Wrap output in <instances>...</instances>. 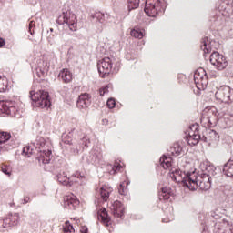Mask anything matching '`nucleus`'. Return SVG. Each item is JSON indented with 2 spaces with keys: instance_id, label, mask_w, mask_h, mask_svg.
<instances>
[{
  "instance_id": "obj_18",
  "label": "nucleus",
  "mask_w": 233,
  "mask_h": 233,
  "mask_svg": "<svg viewBox=\"0 0 233 233\" xmlns=\"http://www.w3.org/2000/svg\"><path fill=\"white\" fill-rule=\"evenodd\" d=\"M21 221V217L19 213H10L3 220L4 228H8L10 227H17Z\"/></svg>"
},
{
  "instance_id": "obj_33",
  "label": "nucleus",
  "mask_w": 233,
  "mask_h": 233,
  "mask_svg": "<svg viewBox=\"0 0 233 233\" xmlns=\"http://www.w3.org/2000/svg\"><path fill=\"white\" fill-rule=\"evenodd\" d=\"M172 196V189L170 187H162L161 192L159 193V199H164L168 201Z\"/></svg>"
},
{
  "instance_id": "obj_35",
  "label": "nucleus",
  "mask_w": 233,
  "mask_h": 233,
  "mask_svg": "<svg viewBox=\"0 0 233 233\" xmlns=\"http://www.w3.org/2000/svg\"><path fill=\"white\" fill-rule=\"evenodd\" d=\"M139 1L140 0H127V8L129 12L139 7Z\"/></svg>"
},
{
  "instance_id": "obj_37",
  "label": "nucleus",
  "mask_w": 233,
  "mask_h": 233,
  "mask_svg": "<svg viewBox=\"0 0 233 233\" xmlns=\"http://www.w3.org/2000/svg\"><path fill=\"white\" fill-rule=\"evenodd\" d=\"M7 86L8 82L6 80V77L0 76V92H5Z\"/></svg>"
},
{
  "instance_id": "obj_51",
  "label": "nucleus",
  "mask_w": 233,
  "mask_h": 233,
  "mask_svg": "<svg viewBox=\"0 0 233 233\" xmlns=\"http://www.w3.org/2000/svg\"><path fill=\"white\" fill-rule=\"evenodd\" d=\"M185 77H186V76H185L184 74H178V75H177V79H178V81H180V82L183 81V79H185Z\"/></svg>"
},
{
  "instance_id": "obj_45",
  "label": "nucleus",
  "mask_w": 233,
  "mask_h": 233,
  "mask_svg": "<svg viewBox=\"0 0 233 233\" xmlns=\"http://www.w3.org/2000/svg\"><path fill=\"white\" fill-rule=\"evenodd\" d=\"M128 185H130V179L127 178L120 184V187L123 188L125 186L128 187Z\"/></svg>"
},
{
  "instance_id": "obj_30",
  "label": "nucleus",
  "mask_w": 233,
  "mask_h": 233,
  "mask_svg": "<svg viewBox=\"0 0 233 233\" xmlns=\"http://www.w3.org/2000/svg\"><path fill=\"white\" fill-rule=\"evenodd\" d=\"M173 161L174 160L167 155H163L159 159L160 166L162 167V168H164V170H167V168H170V167H172Z\"/></svg>"
},
{
  "instance_id": "obj_6",
  "label": "nucleus",
  "mask_w": 233,
  "mask_h": 233,
  "mask_svg": "<svg viewBox=\"0 0 233 233\" xmlns=\"http://www.w3.org/2000/svg\"><path fill=\"white\" fill-rule=\"evenodd\" d=\"M29 97L34 108H50V106L52 105L50 102V95L45 90H40L36 93L35 91L31 90Z\"/></svg>"
},
{
  "instance_id": "obj_49",
  "label": "nucleus",
  "mask_w": 233,
  "mask_h": 233,
  "mask_svg": "<svg viewBox=\"0 0 233 233\" xmlns=\"http://www.w3.org/2000/svg\"><path fill=\"white\" fill-rule=\"evenodd\" d=\"M26 203H30V197H25L22 204L26 205Z\"/></svg>"
},
{
  "instance_id": "obj_36",
  "label": "nucleus",
  "mask_w": 233,
  "mask_h": 233,
  "mask_svg": "<svg viewBox=\"0 0 233 233\" xmlns=\"http://www.w3.org/2000/svg\"><path fill=\"white\" fill-rule=\"evenodd\" d=\"M131 35L132 37H135L136 39H143L144 35L143 31L141 29H133L131 30Z\"/></svg>"
},
{
  "instance_id": "obj_54",
  "label": "nucleus",
  "mask_w": 233,
  "mask_h": 233,
  "mask_svg": "<svg viewBox=\"0 0 233 233\" xmlns=\"http://www.w3.org/2000/svg\"><path fill=\"white\" fill-rule=\"evenodd\" d=\"M46 0H35V3H40V5H43Z\"/></svg>"
},
{
  "instance_id": "obj_11",
  "label": "nucleus",
  "mask_w": 233,
  "mask_h": 233,
  "mask_svg": "<svg viewBox=\"0 0 233 233\" xmlns=\"http://www.w3.org/2000/svg\"><path fill=\"white\" fill-rule=\"evenodd\" d=\"M56 178L60 185H63L64 187H72L74 183H79V179H85V174L76 171L71 177H68V175L63 171L58 173Z\"/></svg>"
},
{
  "instance_id": "obj_52",
  "label": "nucleus",
  "mask_w": 233,
  "mask_h": 233,
  "mask_svg": "<svg viewBox=\"0 0 233 233\" xmlns=\"http://www.w3.org/2000/svg\"><path fill=\"white\" fill-rule=\"evenodd\" d=\"M5 39L0 37V48H3V46H5Z\"/></svg>"
},
{
  "instance_id": "obj_27",
  "label": "nucleus",
  "mask_w": 233,
  "mask_h": 233,
  "mask_svg": "<svg viewBox=\"0 0 233 233\" xmlns=\"http://www.w3.org/2000/svg\"><path fill=\"white\" fill-rule=\"evenodd\" d=\"M113 191L112 187L104 185L99 188L98 194L103 201H108L110 194H112Z\"/></svg>"
},
{
  "instance_id": "obj_32",
  "label": "nucleus",
  "mask_w": 233,
  "mask_h": 233,
  "mask_svg": "<svg viewBox=\"0 0 233 233\" xmlns=\"http://www.w3.org/2000/svg\"><path fill=\"white\" fill-rule=\"evenodd\" d=\"M223 174L227 177L233 178V160H228L223 167Z\"/></svg>"
},
{
  "instance_id": "obj_31",
  "label": "nucleus",
  "mask_w": 233,
  "mask_h": 233,
  "mask_svg": "<svg viewBox=\"0 0 233 233\" xmlns=\"http://www.w3.org/2000/svg\"><path fill=\"white\" fill-rule=\"evenodd\" d=\"M12 135L8 132H0V152L1 150H6L5 143L10 141Z\"/></svg>"
},
{
  "instance_id": "obj_42",
  "label": "nucleus",
  "mask_w": 233,
  "mask_h": 233,
  "mask_svg": "<svg viewBox=\"0 0 233 233\" xmlns=\"http://www.w3.org/2000/svg\"><path fill=\"white\" fill-rule=\"evenodd\" d=\"M208 115L210 116V114H212V116H214L215 117L218 116V109L214 106L209 107L208 109Z\"/></svg>"
},
{
  "instance_id": "obj_3",
  "label": "nucleus",
  "mask_w": 233,
  "mask_h": 233,
  "mask_svg": "<svg viewBox=\"0 0 233 233\" xmlns=\"http://www.w3.org/2000/svg\"><path fill=\"white\" fill-rule=\"evenodd\" d=\"M72 136V132H69L68 135L62 136V141L66 143V145L69 146V152L71 156H77L79 152H83V150H86L90 147V137L86 135L83 131H79L77 133L76 140L72 142L70 139Z\"/></svg>"
},
{
  "instance_id": "obj_46",
  "label": "nucleus",
  "mask_w": 233,
  "mask_h": 233,
  "mask_svg": "<svg viewBox=\"0 0 233 233\" xmlns=\"http://www.w3.org/2000/svg\"><path fill=\"white\" fill-rule=\"evenodd\" d=\"M210 216L213 219H221V216L216 212H211Z\"/></svg>"
},
{
  "instance_id": "obj_47",
  "label": "nucleus",
  "mask_w": 233,
  "mask_h": 233,
  "mask_svg": "<svg viewBox=\"0 0 233 233\" xmlns=\"http://www.w3.org/2000/svg\"><path fill=\"white\" fill-rule=\"evenodd\" d=\"M121 168V165L118 166H115L112 170L110 171V174H116V172H117V170H119Z\"/></svg>"
},
{
  "instance_id": "obj_5",
  "label": "nucleus",
  "mask_w": 233,
  "mask_h": 233,
  "mask_svg": "<svg viewBox=\"0 0 233 233\" xmlns=\"http://www.w3.org/2000/svg\"><path fill=\"white\" fill-rule=\"evenodd\" d=\"M145 3L144 11L148 17H157V15L165 14V10H167V1L165 0H146Z\"/></svg>"
},
{
  "instance_id": "obj_12",
  "label": "nucleus",
  "mask_w": 233,
  "mask_h": 233,
  "mask_svg": "<svg viewBox=\"0 0 233 233\" xmlns=\"http://www.w3.org/2000/svg\"><path fill=\"white\" fill-rule=\"evenodd\" d=\"M215 97L218 103H230L233 98V90L228 86H222L215 93Z\"/></svg>"
},
{
  "instance_id": "obj_20",
  "label": "nucleus",
  "mask_w": 233,
  "mask_h": 233,
  "mask_svg": "<svg viewBox=\"0 0 233 233\" xmlns=\"http://www.w3.org/2000/svg\"><path fill=\"white\" fill-rule=\"evenodd\" d=\"M216 45V40H212L208 36H205L200 41V48L204 51V54H210L214 48H217Z\"/></svg>"
},
{
  "instance_id": "obj_50",
  "label": "nucleus",
  "mask_w": 233,
  "mask_h": 233,
  "mask_svg": "<svg viewBox=\"0 0 233 233\" xmlns=\"http://www.w3.org/2000/svg\"><path fill=\"white\" fill-rule=\"evenodd\" d=\"M118 192H119V194H121L122 196H125V194H127V192L125 191V187H121V186H120V187H119V189H118Z\"/></svg>"
},
{
  "instance_id": "obj_15",
  "label": "nucleus",
  "mask_w": 233,
  "mask_h": 233,
  "mask_svg": "<svg viewBox=\"0 0 233 233\" xmlns=\"http://www.w3.org/2000/svg\"><path fill=\"white\" fill-rule=\"evenodd\" d=\"M200 141L207 143L208 147H214L215 145H218V141H219V134H218L216 130L204 127Z\"/></svg>"
},
{
  "instance_id": "obj_13",
  "label": "nucleus",
  "mask_w": 233,
  "mask_h": 233,
  "mask_svg": "<svg viewBox=\"0 0 233 233\" xmlns=\"http://www.w3.org/2000/svg\"><path fill=\"white\" fill-rule=\"evenodd\" d=\"M209 61L217 70H225L228 66V61L225 56L219 54L218 51H213L210 55Z\"/></svg>"
},
{
  "instance_id": "obj_8",
  "label": "nucleus",
  "mask_w": 233,
  "mask_h": 233,
  "mask_svg": "<svg viewBox=\"0 0 233 233\" xmlns=\"http://www.w3.org/2000/svg\"><path fill=\"white\" fill-rule=\"evenodd\" d=\"M57 25H67L71 32L77 30V16L70 10L63 9L62 14L56 19Z\"/></svg>"
},
{
  "instance_id": "obj_17",
  "label": "nucleus",
  "mask_w": 233,
  "mask_h": 233,
  "mask_svg": "<svg viewBox=\"0 0 233 233\" xmlns=\"http://www.w3.org/2000/svg\"><path fill=\"white\" fill-rule=\"evenodd\" d=\"M49 68L50 66H48V61L45 60V58H40L36 60V63L35 65V70L38 77H43V76H46Z\"/></svg>"
},
{
  "instance_id": "obj_10",
  "label": "nucleus",
  "mask_w": 233,
  "mask_h": 233,
  "mask_svg": "<svg viewBox=\"0 0 233 233\" xmlns=\"http://www.w3.org/2000/svg\"><path fill=\"white\" fill-rule=\"evenodd\" d=\"M84 163L87 165H94L95 167H101L105 164L103 159V152L99 148H93L87 155L82 157Z\"/></svg>"
},
{
  "instance_id": "obj_43",
  "label": "nucleus",
  "mask_w": 233,
  "mask_h": 233,
  "mask_svg": "<svg viewBox=\"0 0 233 233\" xmlns=\"http://www.w3.org/2000/svg\"><path fill=\"white\" fill-rule=\"evenodd\" d=\"M100 96H105V94H108V86H106L99 89Z\"/></svg>"
},
{
  "instance_id": "obj_39",
  "label": "nucleus",
  "mask_w": 233,
  "mask_h": 233,
  "mask_svg": "<svg viewBox=\"0 0 233 233\" xmlns=\"http://www.w3.org/2000/svg\"><path fill=\"white\" fill-rule=\"evenodd\" d=\"M187 130H191V132H197L201 134V129L198 123L190 125Z\"/></svg>"
},
{
  "instance_id": "obj_53",
  "label": "nucleus",
  "mask_w": 233,
  "mask_h": 233,
  "mask_svg": "<svg viewBox=\"0 0 233 233\" xmlns=\"http://www.w3.org/2000/svg\"><path fill=\"white\" fill-rule=\"evenodd\" d=\"M81 233H88V228L86 227L82 228Z\"/></svg>"
},
{
  "instance_id": "obj_29",
  "label": "nucleus",
  "mask_w": 233,
  "mask_h": 233,
  "mask_svg": "<svg viewBox=\"0 0 233 233\" xmlns=\"http://www.w3.org/2000/svg\"><path fill=\"white\" fill-rule=\"evenodd\" d=\"M169 152L172 156H175V157H177L178 156H181V154H185V151L183 150V146L181 144L175 143L170 148Z\"/></svg>"
},
{
  "instance_id": "obj_7",
  "label": "nucleus",
  "mask_w": 233,
  "mask_h": 233,
  "mask_svg": "<svg viewBox=\"0 0 233 233\" xmlns=\"http://www.w3.org/2000/svg\"><path fill=\"white\" fill-rule=\"evenodd\" d=\"M212 179H214V177L210 176V174L202 173L196 177V173H193L190 190H196L198 187H200V190H210V187H212Z\"/></svg>"
},
{
  "instance_id": "obj_2",
  "label": "nucleus",
  "mask_w": 233,
  "mask_h": 233,
  "mask_svg": "<svg viewBox=\"0 0 233 233\" xmlns=\"http://www.w3.org/2000/svg\"><path fill=\"white\" fill-rule=\"evenodd\" d=\"M217 6L218 10L210 16L209 25L212 28L219 30L225 25L227 17H229L232 14V0H218Z\"/></svg>"
},
{
  "instance_id": "obj_16",
  "label": "nucleus",
  "mask_w": 233,
  "mask_h": 233,
  "mask_svg": "<svg viewBox=\"0 0 233 233\" xmlns=\"http://www.w3.org/2000/svg\"><path fill=\"white\" fill-rule=\"evenodd\" d=\"M0 112L11 116V117H19L17 114V107H15V102L11 100H1L0 101Z\"/></svg>"
},
{
  "instance_id": "obj_41",
  "label": "nucleus",
  "mask_w": 233,
  "mask_h": 233,
  "mask_svg": "<svg viewBox=\"0 0 233 233\" xmlns=\"http://www.w3.org/2000/svg\"><path fill=\"white\" fill-rule=\"evenodd\" d=\"M47 41H48L49 45H56V35H49L47 36Z\"/></svg>"
},
{
  "instance_id": "obj_26",
  "label": "nucleus",
  "mask_w": 233,
  "mask_h": 233,
  "mask_svg": "<svg viewBox=\"0 0 233 233\" xmlns=\"http://www.w3.org/2000/svg\"><path fill=\"white\" fill-rule=\"evenodd\" d=\"M64 205L67 208H76L79 205V200L75 195H67L64 197Z\"/></svg>"
},
{
  "instance_id": "obj_24",
  "label": "nucleus",
  "mask_w": 233,
  "mask_h": 233,
  "mask_svg": "<svg viewBox=\"0 0 233 233\" xmlns=\"http://www.w3.org/2000/svg\"><path fill=\"white\" fill-rule=\"evenodd\" d=\"M98 220L101 221V223H103V225L106 227H110V225H112V219L108 215V211H106V208H105L98 210Z\"/></svg>"
},
{
  "instance_id": "obj_56",
  "label": "nucleus",
  "mask_w": 233,
  "mask_h": 233,
  "mask_svg": "<svg viewBox=\"0 0 233 233\" xmlns=\"http://www.w3.org/2000/svg\"><path fill=\"white\" fill-rule=\"evenodd\" d=\"M49 32H54V28H50V29H49Z\"/></svg>"
},
{
  "instance_id": "obj_22",
  "label": "nucleus",
  "mask_w": 233,
  "mask_h": 233,
  "mask_svg": "<svg viewBox=\"0 0 233 233\" xmlns=\"http://www.w3.org/2000/svg\"><path fill=\"white\" fill-rule=\"evenodd\" d=\"M90 99H92V96L88 93L80 95L78 100L76 101L77 108H88L89 105L91 104Z\"/></svg>"
},
{
  "instance_id": "obj_23",
  "label": "nucleus",
  "mask_w": 233,
  "mask_h": 233,
  "mask_svg": "<svg viewBox=\"0 0 233 233\" xmlns=\"http://www.w3.org/2000/svg\"><path fill=\"white\" fill-rule=\"evenodd\" d=\"M110 19V15L96 12L91 15L92 23H99L100 25H105Z\"/></svg>"
},
{
  "instance_id": "obj_38",
  "label": "nucleus",
  "mask_w": 233,
  "mask_h": 233,
  "mask_svg": "<svg viewBox=\"0 0 233 233\" xmlns=\"http://www.w3.org/2000/svg\"><path fill=\"white\" fill-rule=\"evenodd\" d=\"M224 123L226 127H230L233 125V116L232 115H225Z\"/></svg>"
},
{
  "instance_id": "obj_48",
  "label": "nucleus",
  "mask_w": 233,
  "mask_h": 233,
  "mask_svg": "<svg viewBox=\"0 0 233 233\" xmlns=\"http://www.w3.org/2000/svg\"><path fill=\"white\" fill-rule=\"evenodd\" d=\"M32 28H34V21H31L29 23V33L31 34V35H34V30H32Z\"/></svg>"
},
{
  "instance_id": "obj_4",
  "label": "nucleus",
  "mask_w": 233,
  "mask_h": 233,
  "mask_svg": "<svg viewBox=\"0 0 233 233\" xmlns=\"http://www.w3.org/2000/svg\"><path fill=\"white\" fill-rule=\"evenodd\" d=\"M121 68V63L114 58L105 57L97 62V70L101 77H108L110 74H117Z\"/></svg>"
},
{
  "instance_id": "obj_40",
  "label": "nucleus",
  "mask_w": 233,
  "mask_h": 233,
  "mask_svg": "<svg viewBox=\"0 0 233 233\" xmlns=\"http://www.w3.org/2000/svg\"><path fill=\"white\" fill-rule=\"evenodd\" d=\"M106 105H107V107L110 109L116 108V99L108 98Z\"/></svg>"
},
{
  "instance_id": "obj_55",
  "label": "nucleus",
  "mask_w": 233,
  "mask_h": 233,
  "mask_svg": "<svg viewBox=\"0 0 233 233\" xmlns=\"http://www.w3.org/2000/svg\"><path fill=\"white\" fill-rule=\"evenodd\" d=\"M207 120L208 121V123H210V125H212V122H210V118H207Z\"/></svg>"
},
{
  "instance_id": "obj_19",
  "label": "nucleus",
  "mask_w": 233,
  "mask_h": 233,
  "mask_svg": "<svg viewBox=\"0 0 233 233\" xmlns=\"http://www.w3.org/2000/svg\"><path fill=\"white\" fill-rule=\"evenodd\" d=\"M185 134V139L189 147H196V145H198V143L201 141V133H197L196 131H191L190 129H187Z\"/></svg>"
},
{
  "instance_id": "obj_34",
  "label": "nucleus",
  "mask_w": 233,
  "mask_h": 233,
  "mask_svg": "<svg viewBox=\"0 0 233 233\" xmlns=\"http://www.w3.org/2000/svg\"><path fill=\"white\" fill-rule=\"evenodd\" d=\"M0 170L7 177H10L12 176V166L10 164H6V163L1 164Z\"/></svg>"
},
{
  "instance_id": "obj_9",
  "label": "nucleus",
  "mask_w": 233,
  "mask_h": 233,
  "mask_svg": "<svg viewBox=\"0 0 233 233\" xmlns=\"http://www.w3.org/2000/svg\"><path fill=\"white\" fill-rule=\"evenodd\" d=\"M170 177L176 183H182L183 187H187L190 190L191 179L194 177V173L181 171L180 169L175 168L170 169Z\"/></svg>"
},
{
  "instance_id": "obj_28",
  "label": "nucleus",
  "mask_w": 233,
  "mask_h": 233,
  "mask_svg": "<svg viewBox=\"0 0 233 233\" xmlns=\"http://www.w3.org/2000/svg\"><path fill=\"white\" fill-rule=\"evenodd\" d=\"M58 77L63 83L72 82V73L68 69H62L58 74Z\"/></svg>"
},
{
  "instance_id": "obj_44",
  "label": "nucleus",
  "mask_w": 233,
  "mask_h": 233,
  "mask_svg": "<svg viewBox=\"0 0 233 233\" xmlns=\"http://www.w3.org/2000/svg\"><path fill=\"white\" fill-rule=\"evenodd\" d=\"M72 230H74V226L72 225H67V227L64 228V232L66 233L72 232Z\"/></svg>"
},
{
  "instance_id": "obj_14",
  "label": "nucleus",
  "mask_w": 233,
  "mask_h": 233,
  "mask_svg": "<svg viewBox=\"0 0 233 233\" xmlns=\"http://www.w3.org/2000/svg\"><path fill=\"white\" fill-rule=\"evenodd\" d=\"M194 83L198 90H205L208 85V76L205 69L200 68L194 73Z\"/></svg>"
},
{
  "instance_id": "obj_21",
  "label": "nucleus",
  "mask_w": 233,
  "mask_h": 233,
  "mask_svg": "<svg viewBox=\"0 0 233 233\" xmlns=\"http://www.w3.org/2000/svg\"><path fill=\"white\" fill-rule=\"evenodd\" d=\"M111 210L116 218H120V219H123V216H125V206H123L121 201H114L111 206Z\"/></svg>"
},
{
  "instance_id": "obj_25",
  "label": "nucleus",
  "mask_w": 233,
  "mask_h": 233,
  "mask_svg": "<svg viewBox=\"0 0 233 233\" xmlns=\"http://www.w3.org/2000/svg\"><path fill=\"white\" fill-rule=\"evenodd\" d=\"M200 167L202 170H205L206 174H209L211 177H214L218 174V168L215 166H213V164L208 160L202 162L200 164Z\"/></svg>"
},
{
  "instance_id": "obj_1",
  "label": "nucleus",
  "mask_w": 233,
  "mask_h": 233,
  "mask_svg": "<svg viewBox=\"0 0 233 233\" xmlns=\"http://www.w3.org/2000/svg\"><path fill=\"white\" fill-rule=\"evenodd\" d=\"M51 145L50 140L42 137H37L35 142L33 143V146H25L23 147L22 156H25V157H30L32 154H34V147L36 148V150L38 148V156L36 157L38 163L48 165L52 159Z\"/></svg>"
}]
</instances>
